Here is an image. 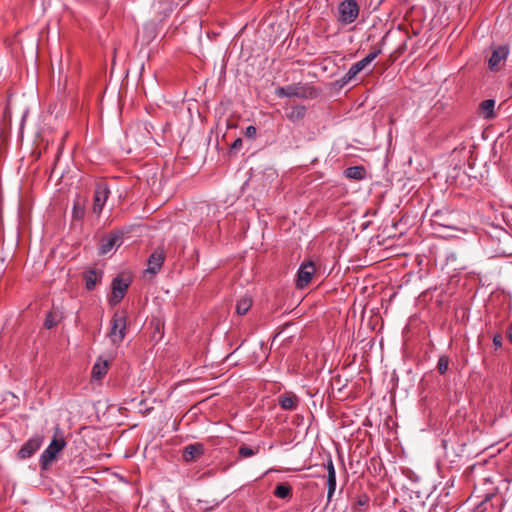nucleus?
<instances>
[{
	"label": "nucleus",
	"mask_w": 512,
	"mask_h": 512,
	"mask_svg": "<svg viewBox=\"0 0 512 512\" xmlns=\"http://www.w3.org/2000/svg\"><path fill=\"white\" fill-rule=\"evenodd\" d=\"M327 499L330 501L336 490V475L327 476Z\"/></svg>",
	"instance_id": "obj_22"
},
{
	"label": "nucleus",
	"mask_w": 512,
	"mask_h": 512,
	"mask_svg": "<svg viewBox=\"0 0 512 512\" xmlns=\"http://www.w3.org/2000/svg\"><path fill=\"white\" fill-rule=\"evenodd\" d=\"M344 174L349 179L361 180L364 178L365 169L362 166H352L348 167Z\"/></svg>",
	"instance_id": "obj_18"
},
{
	"label": "nucleus",
	"mask_w": 512,
	"mask_h": 512,
	"mask_svg": "<svg viewBox=\"0 0 512 512\" xmlns=\"http://www.w3.org/2000/svg\"><path fill=\"white\" fill-rule=\"evenodd\" d=\"M306 114V107L304 105H296L291 108V110L287 113V118L293 122H299L304 118Z\"/></svg>",
	"instance_id": "obj_16"
},
{
	"label": "nucleus",
	"mask_w": 512,
	"mask_h": 512,
	"mask_svg": "<svg viewBox=\"0 0 512 512\" xmlns=\"http://www.w3.org/2000/svg\"><path fill=\"white\" fill-rule=\"evenodd\" d=\"M495 104L494 99H486L480 103L479 111L484 119L489 120L495 117Z\"/></svg>",
	"instance_id": "obj_14"
},
{
	"label": "nucleus",
	"mask_w": 512,
	"mask_h": 512,
	"mask_svg": "<svg viewBox=\"0 0 512 512\" xmlns=\"http://www.w3.org/2000/svg\"><path fill=\"white\" fill-rule=\"evenodd\" d=\"M315 273L313 262L302 263L297 272V287L303 288L307 286Z\"/></svg>",
	"instance_id": "obj_8"
},
{
	"label": "nucleus",
	"mask_w": 512,
	"mask_h": 512,
	"mask_svg": "<svg viewBox=\"0 0 512 512\" xmlns=\"http://www.w3.org/2000/svg\"><path fill=\"white\" fill-rule=\"evenodd\" d=\"M44 325L47 329H51L56 325V322L54 321L51 314L47 315Z\"/></svg>",
	"instance_id": "obj_29"
},
{
	"label": "nucleus",
	"mask_w": 512,
	"mask_h": 512,
	"mask_svg": "<svg viewBox=\"0 0 512 512\" xmlns=\"http://www.w3.org/2000/svg\"><path fill=\"white\" fill-rule=\"evenodd\" d=\"M256 134H257V129L255 126L250 125V126L246 127L244 135L247 138L254 139L256 137Z\"/></svg>",
	"instance_id": "obj_28"
},
{
	"label": "nucleus",
	"mask_w": 512,
	"mask_h": 512,
	"mask_svg": "<svg viewBox=\"0 0 512 512\" xmlns=\"http://www.w3.org/2000/svg\"><path fill=\"white\" fill-rule=\"evenodd\" d=\"M243 141L241 138H237L231 145V149L237 150L242 147Z\"/></svg>",
	"instance_id": "obj_31"
},
{
	"label": "nucleus",
	"mask_w": 512,
	"mask_h": 512,
	"mask_svg": "<svg viewBox=\"0 0 512 512\" xmlns=\"http://www.w3.org/2000/svg\"><path fill=\"white\" fill-rule=\"evenodd\" d=\"M84 214H85L84 206L79 201L75 202L73 205V210H72L73 218L80 220L84 217Z\"/></svg>",
	"instance_id": "obj_25"
},
{
	"label": "nucleus",
	"mask_w": 512,
	"mask_h": 512,
	"mask_svg": "<svg viewBox=\"0 0 512 512\" xmlns=\"http://www.w3.org/2000/svg\"><path fill=\"white\" fill-rule=\"evenodd\" d=\"M359 5L355 0L342 1L338 6V21L344 25L353 23L359 16Z\"/></svg>",
	"instance_id": "obj_3"
},
{
	"label": "nucleus",
	"mask_w": 512,
	"mask_h": 512,
	"mask_svg": "<svg viewBox=\"0 0 512 512\" xmlns=\"http://www.w3.org/2000/svg\"><path fill=\"white\" fill-rule=\"evenodd\" d=\"M98 280L99 276L95 270H89L84 274L85 287L87 290H93Z\"/></svg>",
	"instance_id": "obj_19"
},
{
	"label": "nucleus",
	"mask_w": 512,
	"mask_h": 512,
	"mask_svg": "<svg viewBox=\"0 0 512 512\" xmlns=\"http://www.w3.org/2000/svg\"><path fill=\"white\" fill-rule=\"evenodd\" d=\"M324 466L327 470V476H332V475L335 476L336 475L334 463L331 458H329L327 460V462L324 464Z\"/></svg>",
	"instance_id": "obj_27"
},
{
	"label": "nucleus",
	"mask_w": 512,
	"mask_h": 512,
	"mask_svg": "<svg viewBox=\"0 0 512 512\" xmlns=\"http://www.w3.org/2000/svg\"><path fill=\"white\" fill-rule=\"evenodd\" d=\"M252 305V300L249 297H243L236 303V312L238 315H245Z\"/></svg>",
	"instance_id": "obj_20"
},
{
	"label": "nucleus",
	"mask_w": 512,
	"mask_h": 512,
	"mask_svg": "<svg viewBox=\"0 0 512 512\" xmlns=\"http://www.w3.org/2000/svg\"><path fill=\"white\" fill-rule=\"evenodd\" d=\"M164 259L165 255L162 250L154 251L148 259V266L146 271L151 274H156L161 269Z\"/></svg>",
	"instance_id": "obj_13"
},
{
	"label": "nucleus",
	"mask_w": 512,
	"mask_h": 512,
	"mask_svg": "<svg viewBox=\"0 0 512 512\" xmlns=\"http://www.w3.org/2000/svg\"><path fill=\"white\" fill-rule=\"evenodd\" d=\"M387 35H384L381 39V44L379 47H375L372 51H370L362 60L354 63L346 74L342 77L341 81L343 84L349 83L352 79H354L362 70L365 69L373 60H375L382 53V46L385 43Z\"/></svg>",
	"instance_id": "obj_1"
},
{
	"label": "nucleus",
	"mask_w": 512,
	"mask_h": 512,
	"mask_svg": "<svg viewBox=\"0 0 512 512\" xmlns=\"http://www.w3.org/2000/svg\"><path fill=\"white\" fill-rule=\"evenodd\" d=\"M122 243V234L115 233L101 240L99 253L105 255L109 253L113 248L119 247Z\"/></svg>",
	"instance_id": "obj_11"
},
{
	"label": "nucleus",
	"mask_w": 512,
	"mask_h": 512,
	"mask_svg": "<svg viewBox=\"0 0 512 512\" xmlns=\"http://www.w3.org/2000/svg\"><path fill=\"white\" fill-rule=\"evenodd\" d=\"M260 451V447H256L255 449L254 448H250L248 446H241L239 448V455L243 458H248V457H251V456H254L256 454H258Z\"/></svg>",
	"instance_id": "obj_24"
},
{
	"label": "nucleus",
	"mask_w": 512,
	"mask_h": 512,
	"mask_svg": "<svg viewBox=\"0 0 512 512\" xmlns=\"http://www.w3.org/2000/svg\"><path fill=\"white\" fill-rule=\"evenodd\" d=\"M370 498L366 494H362L357 498L356 504L361 507L367 508L369 506Z\"/></svg>",
	"instance_id": "obj_26"
},
{
	"label": "nucleus",
	"mask_w": 512,
	"mask_h": 512,
	"mask_svg": "<svg viewBox=\"0 0 512 512\" xmlns=\"http://www.w3.org/2000/svg\"><path fill=\"white\" fill-rule=\"evenodd\" d=\"M275 95L279 98H305L306 92L304 86L298 83L278 87L275 90Z\"/></svg>",
	"instance_id": "obj_7"
},
{
	"label": "nucleus",
	"mask_w": 512,
	"mask_h": 512,
	"mask_svg": "<svg viewBox=\"0 0 512 512\" xmlns=\"http://www.w3.org/2000/svg\"><path fill=\"white\" fill-rule=\"evenodd\" d=\"M108 363L107 361L98 360L92 368V378L101 380L107 373Z\"/></svg>",
	"instance_id": "obj_17"
},
{
	"label": "nucleus",
	"mask_w": 512,
	"mask_h": 512,
	"mask_svg": "<svg viewBox=\"0 0 512 512\" xmlns=\"http://www.w3.org/2000/svg\"><path fill=\"white\" fill-rule=\"evenodd\" d=\"M493 345L496 349L500 348L502 346V336L501 334H496L493 337Z\"/></svg>",
	"instance_id": "obj_30"
},
{
	"label": "nucleus",
	"mask_w": 512,
	"mask_h": 512,
	"mask_svg": "<svg viewBox=\"0 0 512 512\" xmlns=\"http://www.w3.org/2000/svg\"><path fill=\"white\" fill-rule=\"evenodd\" d=\"M509 54V48L506 45H500L496 47L490 58H489V68L493 71H497L500 67V64L506 61Z\"/></svg>",
	"instance_id": "obj_10"
},
{
	"label": "nucleus",
	"mask_w": 512,
	"mask_h": 512,
	"mask_svg": "<svg viewBox=\"0 0 512 512\" xmlns=\"http://www.w3.org/2000/svg\"><path fill=\"white\" fill-rule=\"evenodd\" d=\"M126 317L123 314L115 313L111 320V328L108 333L113 344H120L126 336Z\"/></svg>",
	"instance_id": "obj_4"
},
{
	"label": "nucleus",
	"mask_w": 512,
	"mask_h": 512,
	"mask_svg": "<svg viewBox=\"0 0 512 512\" xmlns=\"http://www.w3.org/2000/svg\"><path fill=\"white\" fill-rule=\"evenodd\" d=\"M128 287L129 283L121 277L114 278L112 281V295L110 303L112 305L118 304L123 299Z\"/></svg>",
	"instance_id": "obj_9"
},
{
	"label": "nucleus",
	"mask_w": 512,
	"mask_h": 512,
	"mask_svg": "<svg viewBox=\"0 0 512 512\" xmlns=\"http://www.w3.org/2000/svg\"><path fill=\"white\" fill-rule=\"evenodd\" d=\"M507 334H508V339H509V341L512 343V326H510V327L508 328V332H507Z\"/></svg>",
	"instance_id": "obj_32"
},
{
	"label": "nucleus",
	"mask_w": 512,
	"mask_h": 512,
	"mask_svg": "<svg viewBox=\"0 0 512 512\" xmlns=\"http://www.w3.org/2000/svg\"><path fill=\"white\" fill-rule=\"evenodd\" d=\"M44 438L41 435H34L28 439L18 451V458H30L43 444Z\"/></svg>",
	"instance_id": "obj_6"
},
{
	"label": "nucleus",
	"mask_w": 512,
	"mask_h": 512,
	"mask_svg": "<svg viewBox=\"0 0 512 512\" xmlns=\"http://www.w3.org/2000/svg\"><path fill=\"white\" fill-rule=\"evenodd\" d=\"M66 441L63 437H54L47 448L42 452L39 463L42 469H46L65 448Z\"/></svg>",
	"instance_id": "obj_2"
},
{
	"label": "nucleus",
	"mask_w": 512,
	"mask_h": 512,
	"mask_svg": "<svg viewBox=\"0 0 512 512\" xmlns=\"http://www.w3.org/2000/svg\"><path fill=\"white\" fill-rule=\"evenodd\" d=\"M449 367V357L447 355H441L438 359L437 369L441 375H444Z\"/></svg>",
	"instance_id": "obj_23"
},
{
	"label": "nucleus",
	"mask_w": 512,
	"mask_h": 512,
	"mask_svg": "<svg viewBox=\"0 0 512 512\" xmlns=\"http://www.w3.org/2000/svg\"><path fill=\"white\" fill-rule=\"evenodd\" d=\"M110 190L106 183L100 182L97 183L94 190L93 197V213L96 215H100L103 207L105 206L107 199L109 197Z\"/></svg>",
	"instance_id": "obj_5"
},
{
	"label": "nucleus",
	"mask_w": 512,
	"mask_h": 512,
	"mask_svg": "<svg viewBox=\"0 0 512 512\" xmlns=\"http://www.w3.org/2000/svg\"><path fill=\"white\" fill-rule=\"evenodd\" d=\"M510 88L512 89V80H511V83H510Z\"/></svg>",
	"instance_id": "obj_33"
},
{
	"label": "nucleus",
	"mask_w": 512,
	"mask_h": 512,
	"mask_svg": "<svg viewBox=\"0 0 512 512\" xmlns=\"http://www.w3.org/2000/svg\"><path fill=\"white\" fill-rule=\"evenodd\" d=\"M204 446L201 443L187 445L183 449L182 457L185 462H192L204 454Z\"/></svg>",
	"instance_id": "obj_12"
},
{
	"label": "nucleus",
	"mask_w": 512,
	"mask_h": 512,
	"mask_svg": "<svg viewBox=\"0 0 512 512\" xmlns=\"http://www.w3.org/2000/svg\"><path fill=\"white\" fill-rule=\"evenodd\" d=\"M274 495L277 498L285 499V498H288V497H290L292 495V489L287 484H278L275 487Z\"/></svg>",
	"instance_id": "obj_21"
},
{
	"label": "nucleus",
	"mask_w": 512,
	"mask_h": 512,
	"mask_svg": "<svg viewBox=\"0 0 512 512\" xmlns=\"http://www.w3.org/2000/svg\"><path fill=\"white\" fill-rule=\"evenodd\" d=\"M279 405L284 410H294L297 407V397L294 394L280 396Z\"/></svg>",
	"instance_id": "obj_15"
}]
</instances>
